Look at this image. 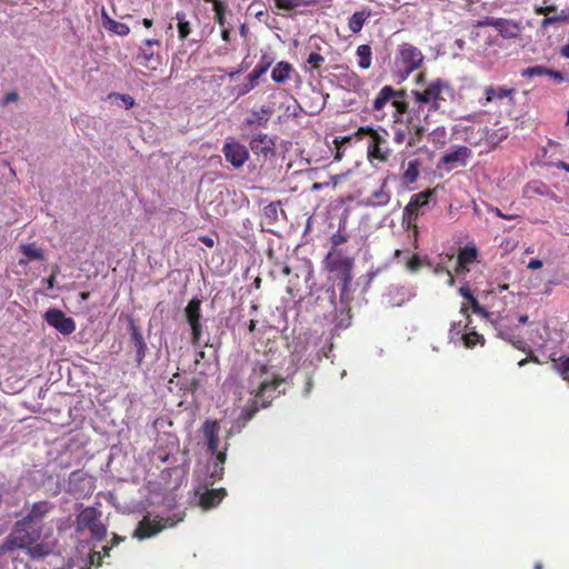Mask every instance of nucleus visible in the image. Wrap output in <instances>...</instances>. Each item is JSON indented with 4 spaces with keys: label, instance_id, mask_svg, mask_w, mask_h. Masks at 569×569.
Returning <instances> with one entry per match:
<instances>
[{
    "label": "nucleus",
    "instance_id": "4d7b16f0",
    "mask_svg": "<svg viewBox=\"0 0 569 569\" xmlns=\"http://www.w3.org/2000/svg\"><path fill=\"white\" fill-rule=\"evenodd\" d=\"M119 98L122 100L127 109H130L134 106V99L129 94H119Z\"/></svg>",
    "mask_w": 569,
    "mask_h": 569
},
{
    "label": "nucleus",
    "instance_id": "f257e3e1",
    "mask_svg": "<svg viewBox=\"0 0 569 569\" xmlns=\"http://www.w3.org/2000/svg\"><path fill=\"white\" fill-rule=\"evenodd\" d=\"M42 527H33L26 521L14 522L10 533L0 545V552L6 555L16 550H23L33 560L43 559L54 552L58 540L52 532L41 538Z\"/></svg>",
    "mask_w": 569,
    "mask_h": 569
},
{
    "label": "nucleus",
    "instance_id": "3c124183",
    "mask_svg": "<svg viewBox=\"0 0 569 569\" xmlns=\"http://www.w3.org/2000/svg\"><path fill=\"white\" fill-rule=\"evenodd\" d=\"M89 563L96 567H100L102 565V555L99 551H92L89 553Z\"/></svg>",
    "mask_w": 569,
    "mask_h": 569
},
{
    "label": "nucleus",
    "instance_id": "864d4df0",
    "mask_svg": "<svg viewBox=\"0 0 569 569\" xmlns=\"http://www.w3.org/2000/svg\"><path fill=\"white\" fill-rule=\"evenodd\" d=\"M313 388V379L311 376L307 375L305 378V386H303V395L308 396L312 391Z\"/></svg>",
    "mask_w": 569,
    "mask_h": 569
},
{
    "label": "nucleus",
    "instance_id": "72a5a7b5",
    "mask_svg": "<svg viewBox=\"0 0 569 569\" xmlns=\"http://www.w3.org/2000/svg\"><path fill=\"white\" fill-rule=\"evenodd\" d=\"M420 163L418 160H411L408 162L407 169L402 173V181L406 184L415 183L419 177Z\"/></svg>",
    "mask_w": 569,
    "mask_h": 569
},
{
    "label": "nucleus",
    "instance_id": "20e7f679",
    "mask_svg": "<svg viewBox=\"0 0 569 569\" xmlns=\"http://www.w3.org/2000/svg\"><path fill=\"white\" fill-rule=\"evenodd\" d=\"M323 262L326 269L340 280V296L343 298L352 281L353 258L345 256L341 250H329Z\"/></svg>",
    "mask_w": 569,
    "mask_h": 569
},
{
    "label": "nucleus",
    "instance_id": "c03bdc74",
    "mask_svg": "<svg viewBox=\"0 0 569 569\" xmlns=\"http://www.w3.org/2000/svg\"><path fill=\"white\" fill-rule=\"evenodd\" d=\"M223 473H224V466H222V465L217 466V463H214L212 461L210 462L209 476L212 481L222 479Z\"/></svg>",
    "mask_w": 569,
    "mask_h": 569
},
{
    "label": "nucleus",
    "instance_id": "58836bf2",
    "mask_svg": "<svg viewBox=\"0 0 569 569\" xmlns=\"http://www.w3.org/2000/svg\"><path fill=\"white\" fill-rule=\"evenodd\" d=\"M548 73H549V68H547L545 66L528 67L521 71V76L525 78H531L535 76H538V77L547 76Z\"/></svg>",
    "mask_w": 569,
    "mask_h": 569
},
{
    "label": "nucleus",
    "instance_id": "f8f14e48",
    "mask_svg": "<svg viewBox=\"0 0 569 569\" xmlns=\"http://www.w3.org/2000/svg\"><path fill=\"white\" fill-rule=\"evenodd\" d=\"M273 63L272 56L264 53L253 70L247 76L246 82L234 88L237 98L250 92L258 84V80L270 69Z\"/></svg>",
    "mask_w": 569,
    "mask_h": 569
},
{
    "label": "nucleus",
    "instance_id": "338daca9",
    "mask_svg": "<svg viewBox=\"0 0 569 569\" xmlns=\"http://www.w3.org/2000/svg\"><path fill=\"white\" fill-rule=\"evenodd\" d=\"M556 167H557L558 169H562V170H565L566 172H569V163H568V162H566V161H562V160L558 161V162L556 163Z\"/></svg>",
    "mask_w": 569,
    "mask_h": 569
},
{
    "label": "nucleus",
    "instance_id": "49530a36",
    "mask_svg": "<svg viewBox=\"0 0 569 569\" xmlns=\"http://www.w3.org/2000/svg\"><path fill=\"white\" fill-rule=\"evenodd\" d=\"M227 449H228V443L224 446L223 450H219V448H218L216 453H211L213 456L212 462L217 463V466H219V465L224 466L226 460H227V453H226Z\"/></svg>",
    "mask_w": 569,
    "mask_h": 569
},
{
    "label": "nucleus",
    "instance_id": "6e6552de",
    "mask_svg": "<svg viewBox=\"0 0 569 569\" xmlns=\"http://www.w3.org/2000/svg\"><path fill=\"white\" fill-rule=\"evenodd\" d=\"M182 519L173 517H154L150 519L149 516H144L138 523L132 537L139 540L149 539L158 533H160L163 529L172 528Z\"/></svg>",
    "mask_w": 569,
    "mask_h": 569
},
{
    "label": "nucleus",
    "instance_id": "b1692460",
    "mask_svg": "<svg viewBox=\"0 0 569 569\" xmlns=\"http://www.w3.org/2000/svg\"><path fill=\"white\" fill-rule=\"evenodd\" d=\"M293 74H297L293 66L288 61H280L271 71V79L278 84H284Z\"/></svg>",
    "mask_w": 569,
    "mask_h": 569
},
{
    "label": "nucleus",
    "instance_id": "f704fd0d",
    "mask_svg": "<svg viewBox=\"0 0 569 569\" xmlns=\"http://www.w3.org/2000/svg\"><path fill=\"white\" fill-rule=\"evenodd\" d=\"M178 20V36L180 40H184L191 32L190 23L186 20V13L180 11L176 13Z\"/></svg>",
    "mask_w": 569,
    "mask_h": 569
},
{
    "label": "nucleus",
    "instance_id": "4468645a",
    "mask_svg": "<svg viewBox=\"0 0 569 569\" xmlns=\"http://www.w3.org/2000/svg\"><path fill=\"white\" fill-rule=\"evenodd\" d=\"M226 160L236 169L241 168L249 159V151L246 146L234 139H228L222 147Z\"/></svg>",
    "mask_w": 569,
    "mask_h": 569
},
{
    "label": "nucleus",
    "instance_id": "f3484780",
    "mask_svg": "<svg viewBox=\"0 0 569 569\" xmlns=\"http://www.w3.org/2000/svg\"><path fill=\"white\" fill-rule=\"evenodd\" d=\"M130 347L133 349L136 367H140L148 351V346L144 341L143 335L138 326L133 322L130 323Z\"/></svg>",
    "mask_w": 569,
    "mask_h": 569
},
{
    "label": "nucleus",
    "instance_id": "bb28decb",
    "mask_svg": "<svg viewBox=\"0 0 569 569\" xmlns=\"http://www.w3.org/2000/svg\"><path fill=\"white\" fill-rule=\"evenodd\" d=\"M20 251L26 256L27 259H20V266H27L32 260H44V253L42 249L38 248L34 243L21 244Z\"/></svg>",
    "mask_w": 569,
    "mask_h": 569
},
{
    "label": "nucleus",
    "instance_id": "a19ab883",
    "mask_svg": "<svg viewBox=\"0 0 569 569\" xmlns=\"http://www.w3.org/2000/svg\"><path fill=\"white\" fill-rule=\"evenodd\" d=\"M278 9L292 10L300 6H308L310 2L303 0H273Z\"/></svg>",
    "mask_w": 569,
    "mask_h": 569
},
{
    "label": "nucleus",
    "instance_id": "79ce46f5",
    "mask_svg": "<svg viewBox=\"0 0 569 569\" xmlns=\"http://www.w3.org/2000/svg\"><path fill=\"white\" fill-rule=\"evenodd\" d=\"M280 208V202H271L263 208V214L270 221H276L278 219V210Z\"/></svg>",
    "mask_w": 569,
    "mask_h": 569
},
{
    "label": "nucleus",
    "instance_id": "4be33fe9",
    "mask_svg": "<svg viewBox=\"0 0 569 569\" xmlns=\"http://www.w3.org/2000/svg\"><path fill=\"white\" fill-rule=\"evenodd\" d=\"M250 148L257 156H263L264 158L274 153V142L266 133L254 134L250 140Z\"/></svg>",
    "mask_w": 569,
    "mask_h": 569
},
{
    "label": "nucleus",
    "instance_id": "c9c22d12",
    "mask_svg": "<svg viewBox=\"0 0 569 569\" xmlns=\"http://www.w3.org/2000/svg\"><path fill=\"white\" fill-rule=\"evenodd\" d=\"M86 476L81 470H74L69 475L68 479V492L77 493L79 491L78 486L84 481Z\"/></svg>",
    "mask_w": 569,
    "mask_h": 569
},
{
    "label": "nucleus",
    "instance_id": "412c9836",
    "mask_svg": "<svg viewBox=\"0 0 569 569\" xmlns=\"http://www.w3.org/2000/svg\"><path fill=\"white\" fill-rule=\"evenodd\" d=\"M393 141L398 144L407 142L408 147H413L423 134H416L406 122H393Z\"/></svg>",
    "mask_w": 569,
    "mask_h": 569
},
{
    "label": "nucleus",
    "instance_id": "ddd939ff",
    "mask_svg": "<svg viewBox=\"0 0 569 569\" xmlns=\"http://www.w3.org/2000/svg\"><path fill=\"white\" fill-rule=\"evenodd\" d=\"M184 315L187 322L191 328L192 343L199 345L203 332L201 323V300H199L198 298H192L184 309Z\"/></svg>",
    "mask_w": 569,
    "mask_h": 569
},
{
    "label": "nucleus",
    "instance_id": "603ef678",
    "mask_svg": "<svg viewBox=\"0 0 569 569\" xmlns=\"http://www.w3.org/2000/svg\"><path fill=\"white\" fill-rule=\"evenodd\" d=\"M557 11V7L556 6H548V7H535V13L536 14H543V16H548L549 13L551 12H556Z\"/></svg>",
    "mask_w": 569,
    "mask_h": 569
},
{
    "label": "nucleus",
    "instance_id": "c85d7f7f",
    "mask_svg": "<svg viewBox=\"0 0 569 569\" xmlns=\"http://www.w3.org/2000/svg\"><path fill=\"white\" fill-rule=\"evenodd\" d=\"M387 181L388 178H386L381 184V187L373 191L370 196V199L368 201L369 204L373 207H383L387 206L391 199L390 192L387 190Z\"/></svg>",
    "mask_w": 569,
    "mask_h": 569
},
{
    "label": "nucleus",
    "instance_id": "9d476101",
    "mask_svg": "<svg viewBox=\"0 0 569 569\" xmlns=\"http://www.w3.org/2000/svg\"><path fill=\"white\" fill-rule=\"evenodd\" d=\"M396 62L401 71L409 74L421 67L423 54L413 44L405 42L398 46Z\"/></svg>",
    "mask_w": 569,
    "mask_h": 569
},
{
    "label": "nucleus",
    "instance_id": "6ab92c4d",
    "mask_svg": "<svg viewBox=\"0 0 569 569\" xmlns=\"http://www.w3.org/2000/svg\"><path fill=\"white\" fill-rule=\"evenodd\" d=\"M53 509V505L50 501H38L34 502L29 512L21 519L27 523L38 528L42 527L39 525L43 518Z\"/></svg>",
    "mask_w": 569,
    "mask_h": 569
},
{
    "label": "nucleus",
    "instance_id": "680f3d73",
    "mask_svg": "<svg viewBox=\"0 0 569 569\" xmlns=\"http://www.w3.org/2000/svg\"><path fill=\"white\" fill-rule=\"evenodd\" d=\"M561 19V17H558V16H553V17H546L542 22H541V26L542 27H547L548 24H552V23H556L558 22L559 20Z\"/></svg>",
    "mask_w": 569,
    "mask_h": 569
},
{
    "label": "nucleus",
    "instance_id": "473e14b6",
    "mask_svg": "<svg viewBox=\"0 0 569 569\" xmlns=\"http://www.w3.org/2000/svg\"><path fill=\"white\" fill-rule=\"evenodd\" d=\"M357 57H358V66L362 70H367L371 67V59H372V51L370 46L368 44H360L357 48Z\"/></svg>",
    "mask_w": 569,
    "mask_h": 569
},
{
    "label": "nucleus",
    "instance_id": "5fc2aeb1",
    "mask_svg": "<svg viewBox=\"0 0 569 569\" xmlns=\"http://www.w3.org/2000/svg\"><path fill=\"white\" fill-rule=\"evenodd\" d=\"M59 272V267L56 266V268L53 269L51 276L49 278H47L44 281L47 283V287L49 289H52L54 287V283H56V277H57V273Z\"/></svg>",
    "mask_w": 569,
    "mask_h": 569
},
{
    "label": "nucleus",
    "instance_id": "4c0bfd02",
    "mask_svg": "<svg viewBox=\"0 0 569 569\" xmlns=\"http://www.w3.org/2000/svg\"><path fill=\"white\" fill-rule=\"evenodd\" d=\"M462 340H463V343H465V346L467 348H473L478 343H480V345L485 343L483 337L481 335H479L478 332H476V331H471V332L465 333L463 337H462Z\"/></svg>",
    "mask_w": 569,
    "mask_h": 569
},
{
    "label": "nucleus",
    "instance_id": "f03ea898",
    "mask_svg": "<svg viewBox=\"0 0 569 569\" xmlns=\"http://www.w3.org/2000/svg\"><path fill=\"white\" fill-rule=\"evenodd\" d=\"M449 83L440 78L430 81L423 90H411L412 107L408 106L405 122L416 134H425L430 111H438L450 93Z\"/></svg>",
    "mask_w": 569,
    "mask_h": 569
},
{
    "label": "nucleus",
    "instance_id": "2f4dec72",
    "mask_svg": "<svg viewBox=\"0 0 569 569\" xmlns=\"http://www.w3.org/2000/svg\"><path fill=\"white\" fill-rule=\"evenodd\" d=\"M371 12L368 10L357 11L355 12L348 21V27L352 33H358L363 28L367 19L370 17Z\"/></svg>",
    "mask_w": 569,
    "mask_h": 569
},
{
    "label": "nucleus",
    "instance_id": "09e8293b",
    "mask_svg": "<svg viewBox=\"0 0 569 569\" xmlns=\"http://www.w3.org/2000/svg\"><path fill=\"white\" fill-rule=\"evenodd\" d=\"M548 77L552 78L556 82L561 83L569 81V77L565 76L561 71L549 69Z\"/></svg>",
    "mask_w": 569,
    "mask_h": 569
},
{
    "label": "nucleus",
    "instance_id": "37998d69",
    "mask_svg": "<svg viewBox=\"0 0 569 569\" xmlns=\"http://www.w3.org/2000/svg\"><path fill=\"white\" fill-rule=\"evenodd\" d=\"M430 138L433 143L443 146L447 139V131L443 127H438L430 133Z\"/></svg>",
    "mask_w": 569,
    "mask_h": 569
},
{
    "label": "nucleus",
    "instance_id": "0eeeda50",
    "mask_svg": "<svg viewBox=\"0 0 569 569\" xmlns=\"http://www.w3.org/2000/svg\"><path fill=\"white\" fill-rule=\"evenodd\" d=\"M382 133L371 127H360L358 130L359 134H366L370 137V141L367 146L368 159L372 162H387L392 156V149L388 142V131L382 129Z\"/></svg>",
    "mask_w": 569,
    "mask_h": 569
},
{
    "label": "nucleus",
    "instance_id": "7ed1b4c3",
    "mask_svg": "<svg viewBox=\"0 0 569 569\" xmlns=\"http://www.w3.org/2000/svg\"><path fill=\"white\" fill-rule=\"evenodd\" d=\"M405 98L406 92L403 90H396L391 86H383L372 102V111L381 112V116L376 114V118L382 119L385 107L391 103L393 107L392 122H405L408 112V101Z\"/></svg>",
    "mask_w": 569,
    "mask_h": 569
},
{
    "label": "nucleus",
    "instance_id": "6e6d98bb",
    "mask_svg": "<svg viewBox=\"0 0 569 569\" xmlns=\"http://www.w3.org/2000/svg\"><path fill=\"white\" fill-rule=\"evenodd\" d=\"M19 100V94L16 91L8 92L3 98V104L16 102Z\"/></svg>",
    "mask_w": 569,
    "mask_h": 569
},
{
    "label": "nucleus",
    "instance_id": "774afa93",
    "mask_svg": "<svg viewBox=\"0 0 569 569\" xmlns=\"http://www.w3.org/2000/svg\"><path fill=\"white\" fill-rule=\"evenodd\" d=\"M561 56L569 59V44H566L560 50Z\"/></svg>",
    "mask_w": 569,
    "mask_h": 569
},
{
    "label": "nucleus",
    "instance_id": "a211bd4d",
    "mask_svg": "<svg viewBox=\"0 0 569 569\" xmlns=\"http://www.w3.org/2000/svg\"><path fill=\"white\" fill-rule=\"evenodd\" d=\"M513 96V88H508L506 86H487L483 89V97L479 99V103L480 106L486 107L497 100H502L505 98L512 99Z\"/></svg>",
    "mask_w": 569,
    "mask_h": 569
},
{
    "label": "nucleus",
    "instance_id": "8fccbe9b",
    "mask_svg": "<svg viewBox=\"0 0 569 569\" xmlns=\"http://www.w3.org/2000/svg\"><path fill=\"white\" fill-rule=\"evenodd\" d=\"M421 267V261H420V258L419 256L417 254H413L409 261L407 262V268L410 270V271H417L419 268Z\"/></svg>",
    "mask_w": 569,
    "mask_h": 569
},
{
    "label": "nucleus",
    "instance_id": "2eb2a0df",
    "mask_svg": "<svg viewBox=\"0 0 569 569\" xmlns=\"http://www.w3.org/2000/svg\"><path fill=\"white\" fill-rule=\"evenodd\" d=\"M43 318L49 326L64 336H69L76 330L74 320L67 317L60 309H49L43 315Z\"/></svg>",
    "mask_w": 569,
    "mask_h": 569
},
{
    "label": "nucleus",
    "instance_id": "423d86ee",
    "mask_svg": "<svg viewBox=\"0 0 569 569\" xmlns=\"http://www.w3.org/2000/svg\"><path fill=\"white\" fill-rule=\"evenodd\" d=\"M435 194L433 189H428L410 197L409 202L403 209L402 223L407 229L412 230L415 236V247L418 242V226L417 220L420 214H423V209L428 207L430 198Z\"/></svg>",
    "mask_w": 569,
    "mask_h": 569
},
{
    "label": "nucleus",
    "instance_id": "a18cd8bd",
    "mask_svg": "<svg viewBox=\"0 0 569 569\" xmlns=\"http://www.w3.org/2000/svg\"><path fill=\"white\" fill-rule=\"evenodd\" d=\"M213 11L216 13L214 18H216L217 23L219 26L223 27L224 22H226V17H224L226 6L222 2H216L213 6Z\"/></svg>",
    "mask_w": 569,
    "mask_h": 569
},
{
    "label": "nucleus",
    "instance_id": "9b49d317",
    "mask_svg": "<svg viewBox=\"0 0 569 569\" xmlns=\"http://www.w3.org/2000/svg\"><path fill=\"white\" fill-rule=\"evenodd\" d=\"M478 27H492L507 40L516 39L521 34L522 26L512 19L486 17L477 22Z\"/></svg>",
    "mask_w": 569,
    "mask_h": 569
},
{
    "label": "nucleus",
    "instance_id": "7c9ffc66",
    "mask_svg": "<svg viewBox=\"0 0 569 569\" xmlns=\"http://www.w3.org/2000/svg\"><path fill=\"white\" fill-rule=\"evenodd\" d=\"M552 369L566 382L569 383V355H561L560 357H551Z\"/></svg>",
    "mask_w": 569,
    "mask_h": 569
},
{
    "label": "nucleus",
    "instance_id": "e2e57ef3",
    "mask_svg": "<svg viewBox=\"0 0 569 569\" xmlns=\"http://www.w3.org/2000/svg\"><path fill=\"white\" fill-rule=\"evenodd\" d=\"M124 540H126V537L113 533L110 546H112V548H113L114 546H118L120 542H123Z\"/></svg>",
    "mask_w": 569,
    "mask_h": 569
},
{
    "label": "nucleus",
    "instance_id": "13d9d810",
    "mask_svg": "<svg viewBox=\"0 0 569 569\" xmlns=\"http://www.w3.org/2000/svg\"><path fill=\"white\" fill-rule=\"evenodd\" d=\"M459 293L461 295V297H463L465 299H467L468 301L471 300V298H473L475 296L472 295V292L470 291V289L467 287V286H462L459 288Z\"/></svg>",
    "mask_w": 569,
    "mask_h": 569
},
{
    "label": "nucleus",
    "instance_id": "aec40b11",
    "mask_svg": "<svg viewBox=\"0 0 569 569\" xmlns=\"http://www.w3.org/2000/svg\"><path fill=\"white\" fill-rule=\"evenodd\" d=\"M219 431L220 426L217 420L207 419L201 426V432L207 441L209 453H216L219 448Z\"/></svg>",
    "mask_w": 569,
    "mask_h": 569
},
{
    "label": "nucleus",
    "instance_id": "cd10ccee",
    "mask_svg": "<svg viewBox=\"0 0 569 569\" xmlns=\"http://www.w3.org/2000/svg\"><path fill=\"white\" fill-rule=\"evenodd\" d=\"M159 46L160 42L156 39H147L144 41V48L140 49L138 58L142 60V64L147 68L156 69L157 67L152 63L156 61L154 52L150 49L152 46Z\"/></svg>",
    "mask_w": 569,
    "mask_h": 569
},
{
    "label": "nucleus",
    "instance_id": "052dcab7",
    "mask_svg": "<svg viewBox=\"0 0 569 569\" xmlns=\"http://www.w3.org/2000/svg\"><path fill=\"white\" fill-rule=\"evenodd\" d=\"M543 263L541 260L539 259H531L528 263V269H531V270H537V269H540L542 268Z\"/></svg>",
    "mask_w": 569,
    "mask_h": 569
},
{
    "label": "nucleus",
    "instance_id": "ea45409f",
    "mask_svg": "<svg viewBox=\"0 0 569 569\" xmlns=\"http://www.w3.org/2000/svg\"><path fill=\"white\" fill-rule=\"evenodd\" d=\"M323 62H325L323 56H321L318 52H311L307 59V64L309 66V68L307 70L308 71L319 70L321 68V66L323 64Z\"/></svg>",
    "mask_w": 569,
    "mask_h": 569
},
{
    "label": "nucleus",
    "instance_id": "1a4fd4ad",
    "mask_svg": "<svg viewBox=\"0 0 569 569\" xmlns=\"http://www.w3.org/2000/svg\"><path fill=\"white\" fill-rule=\"evenodd\" d=\"M283 382L284 380L281 377L274 376L271 379H263L256 392V399L242 409L238 423L246 426L259 411L258 399L263 400L266 397H271V392H274Z\"/></svg>",
    "mask_w": 569,
    "mask_h": 569
},
{
    "label": "nucleus",
    "instance_id": "5701e85b",
    "mask_svg": "<svg viewBox=\"0 0 569 569\" xmlns=\"http://www.w3.org/2000/svg\"><path fill=\"white\" fill-rule=\"evenodd\" d=\"M227 496L224 488L209 489L199 497V505L202 509L209 510L217 507Z\"/></svg>",
    "mask_w": 569,
    "mask_h": 569
},
{
    "label": "nucleus",
    "instance_id": "39448f33",
    "mask_svg": "<svg viewBox=\"0 0 569 569\" xmlns=\"http://www.w3.org/2000/svg\"><path fill=\"white\" fill-rule=\"evenodd\" d=\"M101 517L102 512L96 507L83 508L76 518V531L79 533L89 531L93 540L103 541L108 529Z\"/></svg>",
    "mask_w": 569,
    "mask_h": 569
},
{
    "label": "nucleus",
    "instance_id": "de8ad7c7",
    "mask_svg": "<svg viewBox=\"0 0 569 569\" xmlns=\"http://www.w3.org/2000/svg\"><path fill=\"white\" fill-rule=\"evenodd\" d=\"M350 141V138H343L342 140L335 139L336 144V153H335V160L340 161L343 157L342 146Z\"/></svg>",
    "mask_w": 569,
    "mask_h": 569
},
{
    "label": "nucleus",
    "instance_id": "69168bd1",
    "mask_svg": "<svg viewBox=\"0 0 569 569\" xmlns=\"http://www.w3.org/2000/svg\"><path fill=\"white\" fill-rule=\"evenodd\" d=\"M493 212H495L498 217H500V218H502V219L511 220V219H513V218H515V216H508V214H505V212H502L499 208H495V209H493Z\"/></svg>",
    "mask_w": 569,
    "mask_h": 569
},
{
    "label": "nucleus",
    "instance_id": "0e129e2a",
    "mask_svg": "<svg viewBox=\"0 0 569 569\" xmlns=\"http://www.w3.org/2000/svg\"><path fill=\"white\" fill-rule=\"evenodd\" d=\"M200 241L204 243L207 247L211 248L214 244V241L211 237L204 236L200 238Z\"/></svg>",
    "mask_w": 569,
    "mask_h": 569
},
{
    "label": "nucleus",
    "instance_id": "dca6fc26",
    "mask_svg": "<svg viewBox=\"0 0 569 569\" xmlns=\"http://www.w3.org/2000/svg\"><path fill=\"white\" fill-rule=\"evenodd\" d=\"M479 250L473 243H468L465 247H460L457 256V264L455 272L457 274L466 273L470 271V264L478 261Z\"/></svg>",
    "mask_w": 569,
    "mask_h": 569
},
{
    "label": "nucleus",
    "instance_id": "a878e982",
    "mask_svg": "<svg viewBox=\"0 0 569 569\" xmlns=\"http://www.w3.org/2000/svg\"><path fill=\"white\" fill-rule=\"evenodd\" d=\"M471 150L461 146L457 148L455 151L448 152L441 157V162L443 164H460L466 166V160L470 157Z\"/></svg>",
    "mask_w": 569,
    "mask_h": 569
},
{
    "label": "nucleus",
    "instance_id": "e433bc0d",
    "mask_svg": "<svg viewBox=\"0 0 569 569\" xmlns=\"http://www.w3.org/2000/svg\"><path fill=\"white\" fill-rule=\"evenodd\" d=\"M348 233L343 231V227L340 223L339 229L336 233H333L330 238L331 249L330 250H339L338 248L348 241Z\"/></svg>",
    "mask_w": 569,
    "mask_h": 569
},
{
    "label": "nucleus",
    "instance_id": "c756f323",
    "mask_svg": "<svg viewBox=\"0 0 569 569\" xmlns=\"http://www.w3.org/2000/svg\"><path fill=\"white\" fill-rule=\"evenodd\" d=\"M102 19H103V26L106 27V29H108L109 31L118 34V36H121V37H124V36H128L129 32H130V28L128 24L126 23H122V22H119V21H116L113 19H111L108 13L106 12V10H102Z\"/></svg>",
    "mask_w": 569,
    "mask_h": 569
},
{
    "label": "nucleus",
    "instance_id": "bf43d9fd",
    "mask_svg": "<svg viewBox=\"0 0 569 569\" xmlns=\"http://www.w3.org/2000/svg\"><path fill=\"white\" fill-rule=\"evenodd\" d=\"M470 303V307L472 308V310L475 312H483V308L480 306L479 301L477 300L476 297L471 298V300L469 301Z\"/></svg>",
    "mask_w": 569,
    "mask_h": 569
},
{
    "label": "nucleus",
    "instance_id": "393cba45",
    "mask_svg": "<svg viewBox=\"0 0 569 569\" xmlns=\"http://www.w3.org/2000/svg\"><path fill=\"white\" fill-rule=\"evenodd\" d=\"M272 116V110L266 106L260 107L259 110H251L249 116L244 119V124L249 127H264Z\"/></svg>",
    "mask_w": 569,
    "mask_h": 569
}]
</instances>
